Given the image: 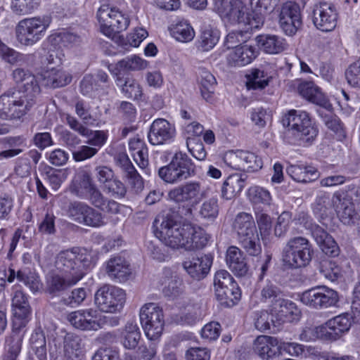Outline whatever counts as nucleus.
I'll list each match as a JSON object with an SVG mask.
<instances>
[{"mask_svg":"<svg viewBox=\"0 0 360 360\" xmlns=\"http://www.w3.org/2000/svg\"><path fill=\"white\" fill-rule=\"evenodd\" d=\"M17 89H12L0 96V117L19 119L36 104L41 90L36 77L29 70L17 68L13 71Z\"/></svg>","mask_w":360,"mask_h":360,"instance_id":"1","label":"nucleus"},{"mask_svg":"<svg viewBox=\"0 0 360 360\" xmlns=\"http://www.w3.org/2000/svg\"><path fill=\"white\" fill-rule=\"evenodd\" d=\"M155 236L169 248H205L211 245V236L205 230L191 224L181 226L169 216L162 219Z\"/></svg>","mask_w":360,"mask_h":360,"instance_id":"2","label":"nucleus"},{"mask_svg":"<svg viewBox=\"0 0 360 360\" xmlns=\"http://www.w3.org/2000/svg\"><path fill=\"white\" fill-rule=\"evenodd\" d=\"M214 9L226 24L245 32L258 30L264 25V17L256 14L243 0H214Z\"/></svg>","mask_w":360,"mask_h":360,"instance_id":"3","label":"nucleus"},{"mask_svg":"<svg viewBox=\"0 0 360 360\" xmlns=\"http://www.w3.org/2000/svg\"><path fill=\"white\" fill-rule=\"evenodd\" d=\"M48 15H37L20 20L15 28L16 41L23 46H32L46 34L51 24Z\"/></svg>","mask_w":360,"mask_h":360,"instance_id":"4","label":"nucleus"},{"mask_svg":"<svg viewBox=\"0 0 360 360\" xmlns=\"http://www.w3.org/2000/svg\"><path fill=\"white\" fill-rule=\"evenodd\" d=\"M283 121L300 145L311 144L318 135V129L306 111L290 110Z\"/></svg>","mask_w":360,"mask_h":360,"instance_id":"5","label":"nucleus"},{"mask_svg":"<svg viewBox=\"0 0 360 360\" xmlns=\"http://www.w3.org/2000/svg\"><path fill=\"white\" fill-rule=\"evenodd\" d=\"M159 176L166 183L176 184L194 174V166L186 154L177 152L167 166L158 171Z\"/></svg>","mask_w":360,"mask_h":360,"instance_id":"6","label":"nucleus"},{"mask_svg":"<svg viewBox=\"0 0 360 360\" xmlns=\"http://www.w3.org/2000/svg\"><path fill=\"white\" fill-rule=\"evenodd\" d=\"M300 301L306 306L314 309H326L338 306L339 293L325 285H317L304 291L300 295Z\"/></svg>","mask_w":360,"mask_h":360,"instance_id":"7","label":"nucleus"},{"mask_svg":"<svg viewBox=\"0 0 360 360\" xmlns=\"http://www.w3.org/2000/svg\"><path fill=\"white\" fill-rule=\"evenodd\" d=\"M140 321L146 337L155 340L162 333L165 319L162 309L155 303L145 304L140 309Z\"/></svg>","mask_w":360,"mask_h":360,"instance_id":"8","label":"nucleus"},{"mask_svg":"<svg viewBox=\"0 0 360 360\" xmlns=\"http://www.w3.org/2000/svg\"><path fill=\"white\" fill-rule=\"evenodd\" d=\"M125 300V292L111 285H103L97 290L94 295L96 306L100 311L105 313L120 311Z\"/></svg>","mask_w":360,"mask_h":360,"instance_id":"9","label":"nucleus"},{"mask_svg":"<svg viewBox=\"0 0 360 360\" xmlns=\"http://www.w3.org/2000/svg\"><path fill=\"white\" fill-rule=\"evenodd\" d=\"M214 288L217 299L222 304H235L240 298V290L231 275L226 270L217 271L214 278Z\"/></svg>","mask_w":360,"mask_h":360,"instance_id":"10","label":"nucleus"},{"mask_svg":"<svg viewBox=\"0 0 360 360\" xmlns=\"http://www.w3.org/2000/svg\"><path fill=\"white\" fill-rule=\"evenodd\" d=\"M233 229L238 233V239L243 248H260L262 246L252 214L240 212L237 214Z\"/></svg>","mask_w":360,"mask_h":360,"instance_id":"11","label":"nucleus"},{"mask_svg":"<svg viewBox=\"0 0 360 360\" xmlns=\"http://www.w3.org/2000/svg\"><path fill=\"white\" fill-rule=\"evenodd\" d=\"M276 13L279 25L285 34L294 35L302 26L301 9L296 2L288 1L282 4Z\"/></svg>","mask_w":360,"mask_h":360,"instance_id":"12","label":"nucleus"},{"mask_svg":"<svg viewBox=\"0 0 360 360\" xmlns=\"http://www.w3.org/2000/svg\"><path fill=\"white\" fill-rule=\"evenodd\" d=\"M203 198V191L199 181H191L176 186L168 192V198L177 203L195 206Z\"/></svg>","mask_w":360,"mask_h":360,"instance_id":"13","label":"nucleus"},{"mask_svg":"<svg viewBox=\"0 0 360 360\" xmlns=\"http://www.w3.org/2000/svg\"><path fill=\"white\" fill-rule=\"evenodd\" d=\"M338 11L333 4L320 1L314 4L312 10V20L314 26L325 32L333 31L338 22Z\"/></svg>","mask_w":360,"mask_h":360,"instance_id":"14","label":"nucleus"},{"mask_svg":"<svg viewBox=\"0 0 360 360\" xmlns=\"http://www.w3.org/2000/svg\"><path fill=\"white\" fill-rule=\"evenodd\" d=\"M295 225L302 226L312 232V235L319 246L321 248H335V240L323 229L316 225L310 215L305 210L298 209L292 218Z\"/></svg>","mask_w":360,"mask_h":360,"instance_id":"15","label":"nucleus"},{"mask_svg":"<svg viewBox=\"0 0 360 360\" xmlns=\"http://www.w3.org/2000/svg\"><path fill=\"white\" fill-rule=\"evenodd\" d=\"M340 252V249H315L314 259L319 264L320 272L331 281L338 280L340 276L339 266L332 261Z\"/></svg>","mask_w":360,"mask_h":360,"instance_id":"16","label":"nucleus"},{"mask_svg":"<svg viewBox=\"0 0 360 360\" xmlns=\"http://www.w3.org/2000/svg\"><path fill=\"white\" fill-rule=\"evenodd\" d=\"M176 136L175 126L165 119L153 120L148 133V141L154 146L169 144Z\"/></svg>","mask_w":360,"mask_h":360,"instance_id":"17","label":"nucleus"},{"mask_svg":"<svg viewBox=\"0 0 360 360\" xmlns=\"http://www.w3.org/2000/svg\"><path fill=\"white\" fill-rule=\"evenodd\" d=\"M11 308L13 314L11 323L27 325L31 319L32 308L27 295L18 286L13 288Z\"/></svg>","mask_w":360,"mask_h":360,"instance_id":"18","label":"nucleus"},{"mask_svg":"<svg viewBox=\"0 0 360 360\" xmlns=\"http://www.w3.org/2000/svg\"><path fill=\"white\" fill-rule=\"evenodd\" d=\"M27 325L11 323V330L5 337L3 360H16L20 355Z\"/></svg>","mask_w":360,"mask_h":360,"instance_id":"19","label":"nucleus"},{"mask_svg":"<svg viewBox=\"0 0 360 360\" xmlns=\"http://www.w3.org/2000/svg\"><path fill=\"white\" fill-rule=\"evenodd\" d=\"M212 262L213 256L211 254L194 252L191 255V259L184 261L182 266L193 279L200 281L209 274Z\"/></svg>","mask_w":360,"mask_h":360,"instance_id":"20","label":"nucleus"},{"mask_svg":"<svg viewBox=\"0 0 360 360\" xmlns=\"http://www.w3.org/2000/svg\"><path fill=\"white\" fill-rule=\"evenodd\" d=\"M68 320L77 329L98 330L101 328V316L97 310L87 309L71 312Z\"/></svg>","mask_w":360,"mask_h":360,"instance_id":"21","label":"nucleus"},{"mask_svg":"<svg viewBox=\"0 0 360 360\" xmlns=\"http://www.w3.org/2000/svg\"><path fill=\"white\" fill-rule=\"evenodd\" d=\"M259 51L248 44H242L230 49L226 56V64L231 68H241L250 64L258 56Z\"/></svg>","mask_w":360,"mask_h":360,"instance_id":"22","label":"nucleus"},{"mask_svg":"<svg viewBox=\"0 0 360 360\" xmlns=\"http://www.w3.org/2000/svg\"><path fill=\"white\" fill-rule=\"evenodd\" d=\"M314 255V249H286L283 253V265L286 269L304 267Z\"/></svg>","mask_w":360,"mask_h":360,"instance_id":"23","label":"nucleus"},{"mask_svg":"<svg viewBox=\"0 0 360 360\" xmlns=\"http://www.w3.org/2000/svg\"><path fill=\"white\" fill-rule=\"evenodd\" d=\"M254 350L264 360H269L281 354V340L275 337L260 335L254 342Z\"/></svg>","mask_w":360,"mask_h":360,"instance_id":"24","label":"nucleus"},{"mask_svg":"<svg viewBox=\"0 0 360 360\" xmlns=\"http://www.w3.org/2000/svg\"><path fill=\"white\" fill-rule=\"evenodd\" d=\"M297 89L300 95L307 101L327 110L331 108V104L327 97L313 82L301 81L297 84Z\"/></svg>","mask_w":360,"mask_h":360,"instance_id":"25","label":"nucleus"},{"mask_svg":"<svg viewBox=\"0 0 360 360\" xmlns=\"http://www.w3.org/2000/svg\"><path fill=\"white\" fill-rule=\"evenodd\" d=\"M149 63L137 55L127 56L115 65H110L108 70L112 75H122L124 72H136L146 69Z\"/></svg>","mask_w":360,"mask_h":360,"instance_id":"26","label":"nucleus"},{"mask_svg":"<svg viewBox=\"0 0 360 360\" xmlns=\"http://www.w3.org/2000/svg\"><path fill=\"white\" fill-rule=\"evenodd\" d=\"M39 77L44 86L53 89L65 86L72 80L69 72L55 67L41 70Z\"/></svg>","mask_w":360,"mask_h":360,"instance_id":"27","label":"nucleus"},{"mask_svg":"<svg viewBox=\"0 0 360 360\" xmlns=\"http://www.w3.org/2000/svg\"><path fill=\"white\" fill-rule=\"evenodd\" d=\"M226 262L236 276L243 277L248 274L246 255L240 249H227Z\"/></svg>","mask_w":360,"mask_h":360,"instance_id":"28","label":"nucleus"},{"mask_svg":"<svg viewBox=\"0 0 360 360\" xmlns=\"http://www.w3.org/2000/svg\"><path fill=\"white\" fill-rule=\"evenodd\" d=\"M259 48L266 53L278 54L288 49L285 39L275 34H260L256 37Z\"/></svg>","mask_w":360,"mask_h":360,"instance_id":"29","label":"nucleus"},{"mask_svg":"<svg viewBox=\"0 0 360 360\" xmlns=\"http://www.w3.org/2000/svg\"><path fill=\"white\" fill-rule=\"evenodd\" d=\"M286 172L294 181L300 183L315 181L320 176L316 167L302 163L289 165L286 169Z\"/></svg>","mask_w":360,"mask_h":360,"instance_id":"30","label":"nucleus"},{"mask_svg":"<svg viewBox=\"0 0 360 360\" xmlns=\"http://www.w3.org/2000/svg\"><path fill=\"white\" fill-rule=\"evenodd\" d=\"M271 313L277 316L281 322H293L298 321L301 316V311L293 302L284 298L271 308Z\"/></svg>","mask_w":360,"mask_h":360,"instance_id":"31","label":"nucleus"},{"mask_svg":"<svg viewBox=\"0 0 360 360\" xmlns=\"http://www.w3.org/2000/svg\"><path fill=\"white\" fill-rule=\"evenodd\" d=\"M106 272L112 279L120 282L128 280L131 274L128 262L120 256L111 257L107 262Z\"/></svg>","mask_w":360,"mask_h":360,"instance_id":"32","label":"nucleus"},{"mask_svg":"<svg viewBox=\"0 0 360 360\" xmlns=\"http://www.w3.org/2000/svg\"><path fill=\"white\" fill-rule=\"evenodd\" d=\"M115 77L116 85L121 92L129 98L140 99L143 95V90L140 83L133 77H123L122 75H112Z\"/></svg>","mask_w":360,"mask_h":360,"instance_id":"33","label":"nucleus"},{"mask_svg":"<svg viewBox=\"0 0 360 360\" xmlns=\"http://www.w3.org/2000/svg\"><path fill=\"white\" fill-rule=\"evenodd\" d=\"M117 8L112 4L102 2L96 12V19L101 32L108 38H112V28H110V24L112 23Z\"/></svg>","mask_w":360,"mask_h":360,"instance_id":"34","label":"nucleus"},{"mask_svg":"<svg viewBox=\"0 0 360 360\" xmlns=\"http://www.w3.org/2000/svg\"><path fill=\"white\" fill-rule=\"evenodd\" d=\"M94 184L90 175L85 171H79L75 176L68 191L79 198L87 197L88 192Z\"/></svg>","mask_w":360,"mask_h":360,"instance_id":"35","label":"nucleus"},{"mask_svg":"<svg viewBox=\"0 0 360 360\" xmlns=\"http://www.w3.org/2000/svg\"><path fill=\"white\" fill-rule=\"evenodd\" d=\"M283 291L276 282L267 280L259 291V300L264 303H271V308L278 305L283 299Z\"/></svg>","mask_w":360,"mask_h":360,"instance_id":"36","label":"nucleus"},{"mask_svg":"<svg viewBox=\"0 0 360 360\" xmlns=\"http://www.w3.org/2000/svg\"><path fill=\"white\" fill-rule=\"evenodd\" d=\"M246 177L245 175L234 174L228 176L223 184L221 197L231 200L239 194L245 187Z\"/></svg>","mask_w":360,"mask_h":360,"instance_id":"37","label":"nucleus"},{"mask_svg":"<svg viewBox=\"0 0 360 360\" xmlns=\"http://www.w3.org/2000/svg\"><path fill=\"white\" fill-rule=\"evenodd\" d=\"M220 38V32L211 26H205L195 42L196 48L201 52L210 51L217 45Z\"/></svg>","mask_w":360,"mask_h":360,"instance_id":"38","label":"nucleus"},{"mask_svg":"<svg viewBox=\"0 0 360 360\" xmlns=\"http://www.w3.org/2000/svg\"><path fill=\"white\" fill-rule=\"evenodd\" d=\"M32 352L38 360L47 359V347L45 333L41 327H37L32 331L29 339Z\"/></svg>","mask_w":360,"mask_h":360,"instance_id":"39","label":"nucleus"},{"mask_svg":"<svg viewBox=\"0 0 360 360\" xmlns=\"http://www.w3.org/2000/svg\"><path fill=\"white\" fill-rule=\"evenodd\" d=\"M84 356V349L81 338L72 336L65 339L62 360H82Z\"/></svg>","mask_w":360,"mask_h":360,"instance_id":"40","label":"nucleus"},{"mask_svg":"<svg viewBox=\"0 0 360 360\" xmlns=\"http://www.w3.org/2000/svg\"><path fill=\"white\" fill-rule=\"evenodd\" d=\"M169 30L172 37L179 42H189L195 37L194 29L186 20H181L172 24Z\"/></svg>","mask_w":360,"mask_h":360,"instance_id":"41","label":"nucleus"},{"mask_svg":"<svg viewBox=\"0 0 360 360\" xmlns=\"http://www.w3.org/2000/svg\"><path fill=\"white\" fill-rule=\"evenodd\" d=\"M129 150L136 163L141 167H145L148 164V149L144 141L139 136L129 141Z\"/></svg>","mask_w":360,"mask_h":360,"instance_id":"42","label":"nucleus"},{"mask_svg":"<svg viewBox=\"0 0 360 360\" xmlns=\"http://www.w3.org/2000/svg\"><path fill=\"white\" fill-rule=\"evenodd\" d=\"M254 212L257 224L263 241L262 245L266 246L267 245L266 237L269 236L271 232L272 218L261 207H254Z\"/></svg>","mask_w":360,"mask_h":360,"instance_id":"43","label":"nucleus"},{"mask_svg":"<svg viewBox=\"0 0 360 360\" xmlns=\"http://www.w3.org/2000/svg\"><path fill=\"white\" fill-rule=\"evenodd\" d=\"M89 205L81 201H71L64 207L63 211L65 216L71 220L83 224L86 214L88 212Z\"/></svg>","mask_w":360,"mask_h":360,"instance_id":"44","label":"nucleus"},{"mask_svg":"<svg viewBox=\"0 0 360 360\" xmlns=\"http://www.w3.org/2000/svg\"><path fill=\"white\" fill-rule=\"evenodd\" d=\"M247 197L254 207H257V206L261 204L270 205L272 201L270 192L258 186L250 187L247 191Z\"/></svg>","mask_w":360,"mask_h":360,"instance_id":"45","label":"nucleus"},{"mask_svg":"<svg viewBox=\"0 0 360 360\" xmlns=\"http://www.w3.org/2000/svg\"><path fill=\"white\" fill-rule=\"evenodd\" d=\"M141 338V332L138 326L133 322H127L123 332V346L128 349L136 347Z\"/></svg>","mask_w":360,"mask_h":360,"instance_id":"46","label":"nucleus"},{"mask_svg":"<svg viewBox=\"0 0 360 360\" xmlns=\"http://www.w3.org/2000/svg\"><path fill=\"white\" fill-rule=\"evenodd\" d=\"M120 160L122 161V167L126 173V177L127 178L129 183L136 189L139 191L143 187V182L141 176L136 170L130 162L128 157L125 155L120 156Z\"/></svg>","mask_w":360,"mask_h":360,"instance_id":"47","label":"nucleus"},{"mask_svg":"<svg viewBox=\"0 0 360 360\" xmlns=\"http://www.w3.org/2000/svg\"><path fill=\"white\" fill-rule=\"evenodd\" d=\"M198 305L188 303L185 308L176 315L175 321L180 324H194L200 316Z\"/></svg>","mask_w":360,"mask_h":360,"instance_id":"48","label":"nucleus"},{"mask_svg":"<svg viewBox=\"0 0 360 360\" xmlns=\"http://www.w3.org/2000/svg\"><path fill=\"white\" fill-rule=\"evenodd\" d=\"M82 276L68 281L58 275H52L47 280V290L50 293H56L75 285Z\"/></svg>","mask_w":360,"mask_h":360,"instance_id":"49","label":"nucleus"},{"mask_svg":"<svg viewBox=\"0 0 360 360\" xmlns=\"http://www.w3.org/2000/svg\"><path fill=\"white\" fill-rule=\"evenodd\" d=\"M269 82V77L264 72L258 69L252 70L247 75V86L248 89H262L265 88Z\"/></svg>","mask_w":360,"mask_h":360,"instance_id":"50","label":"nucleus"},{"mask_svg":"<svg viewBox=\"0 0 360 360\" xmlns=\"http://www.w3.org/2000/svg\"><path fill=\"white\" fill-rule=\"evenodd\" d=\"M340 221L347 225L356 224L359 221V216L355 211L354 205L349 201H344L338 212Z\"/></svg>","mask_w":360,"mask_h":360,"instance_id":"51","label":"nucleus"},{"mask_svg":"<svg viewBox=\"0 0 360 360\" xmlns=\"http://www.w3.org/2000/svg\"><path fill=\"white\" fill-rule=\"evenodd\" d=\"M18 245L25 246V238L22 236V231L18 229L13 236L8 235L6 229L0 230V246L16 248Z\"/></svg>","mask_w":360,"mask_h":360,"instance_id":"52","label":"nucleus"},{"mask_svg":"<svg viewBox=\"0 0 360 360\" xmlns=\"http://www.w3.org/2000/svg\"><path fill=\"white\" fill-rule=\"evenodd\" d=\"M40 0H11V11L20 15L32 13L39 6Z\"/></svg>","mask_w":360,"mask_h":360,"instance_id":"53","label":"nucleus"},{"mask_svg":"<svg viewBox=\"0 0 360 360\" xmlns=\"http://www.w3.org/2000/svg\"><path fill=\"white\" fill-rule=\"evenodd\" d=\"M80 251L77 252L75 259L79 262L83 268L91 269L97 263L98 260V252L96 249H79Z\"/></svg>","mask_w":360,"mask_h":360,"instance_id":"54","label":"nucleus"},{"mask_svg":"<svg viewBox=\"0 0 360 360\" xmlns=\"http://www.w3.org/2000/svg\"><path fill=\"white\" fill-rule=\"evenodd\" d=\"M129 24L130 18L128 14L120 8H117L112 23L110 24V28H112V38L115 36L117 32L126 30Z\"/></svg>","mask_w":360,"mask_h":360,"instance_id":"55","label":"nucleus"},{"mask_svg":"<svg viewBox=\"0 0 360 360\" xmlns=\"http://www.w3.org/2000/svg\"><path fill=\"white\" fill-rule=\"evenodd\" d=\"M328 325L335 333L338 339L351 327V320L347 314H340L328 320Z\"/></svg>","mask_w":360,"mask_h":360,"instance_id":"56","label":"nucleus"},{"mask_svg":"<svg viewBox=\"0 0 360 360\" xmlns=\"http://www.w3.org/2000/svg\"><path fill=\"white\" fill-rule=\"evenodd\" d=\"M323 120L327 128L335 133L339 141H342L346 137L343 125L338 117L330 113L325 115Z\"/></svg>","mask_w":360,"mask_h":360,"instance_id":"57","label":"nucleus"},{"mask_svg":"<svg viewBox=\"0 0 360 360\" xmlns=\"http://www.w3.org/2000/svg\"><path fill=\"white\" fill-rule=\"evenodd\" d=\"M242 164L243 171H257L262 167V161L255 153L242 150Z\"/></svg>","mask_w":360,"mask_h":360,"instance_id":"58","label":"nucleus"},{"mask_svg":"<svg viewBox=\"0 0 360 360\" xmlns=\"http://www.w3.org/2000/svg\"><path fill=\"white\" fill-rule=\"evenodd\" d=\"M157 354V344L149 342L148 344L141 345L131 360H153Z\"/></svg>","mask_w":360,"mask_h":360,"instance_id":"59","label":"nucleus"},{"mask_svg":"<svg viewBox=\"0 0 360 360\" xmlns=\"http://www.w3.org/2000/svg\"><path fill=\"white\" fill-rule=\"evenodd\" d=\"M56 42H61L64 46L72 47L81 41L79 36L67 31H60L50 37Z\"/></svg>","mask_w":360,"mask_h":360,"instance_id":"60","label":"nucleus"},{"mask_svg":"<svg viewBox=\"0 0 360 360\" xmlns=\"http://www.w3.org/2000/svg\"><path fill=\"white\" fill-rule=\"evenodd\" d=\"M219 213L218 200L216 198H212L205 200L201 205L200 214L207 219H214Z\"/></svg>","mask_w":360,"mask_h":360,"instance_id":"61","label":"nucleus"},{"mask_svg":"<svg viewBox=\"0 0 360 360\" xmlns=\"http://www.w3.org/2000/svg\"><path fill=\"white\" fill-rule=\"evenodd\" d=\"M16 278L18 281L23 282L32 291H37L39 288V278L34 272L26 270L18 271Z\"/></svg>","mask_w":360,"mask_h":360,"instance_id":"62","label":"nucleus"},{"mask_svg":"<svg viewBox=\"0 0 360 360\" xmlns=\"http://www.w3.org/2000/svg\"><path fill=\"white\" fill-rule=\"evenodd\" d=\"M105 224L104 216L101 212L89 206L82 225L93 228H99L104 226Z\"/></svg>","mask_w":360,"mask_h":360,"instance_id":"63","label":"nucleus"},{"mask_svg":"<svg viewBox=\"0 0 360 360\" xmlns=\"http://www.w3.org/2000/svg\"><path fill=\"white\" fill-rule=\"evenodd\" d=\"M346 77L349 85L360 89V59L349 65Z\"/></svg>","mask_w":360,"mask_h":360,"instance_id":"64","label":"nucleus"}]
</instances>
